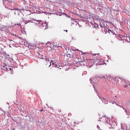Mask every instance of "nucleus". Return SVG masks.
<instances>
[{"instance_id":"1","label":"nucleus","mask_w":130,"mask_h":130,"mask_svg":"<svg viewBox=\"0 0 130 130\" xmlns=\"http://www.w3.org/2000/svg\"><path fill=\"white\" fill-rule=\"evenodd\" d=\"M53 46L54 47H61V43H57L56 45L52 44Z\"/></svg>"},{"instance_id":"2","label":"nucleus","mask_w":130,"mask_h":130,"mask_svg":"<svg viewBox=\"0 0 130 130\" xmlns=\"http://www.w3.org/2000/svg\"><path fill=\"white\" fill-rule=\"evenodd\" d=\"M52 61H51L50 62V61L49 60H46V64H49V63H50V65L49 66V67H50L51 66V62Z\"/></svg>"},{"instance_id":"3","label":"nucleus","mask_w":130,"mask_h":130,"mask_svg":"<svg viewBox=\"0 0 130 130\" xmlns=\"http://www.w3.org/2000/svg\"><path fill=\"white\" fill-rule=\"evenodd\" d=\"M61 48H62L63 49H66L67 50V45H64V44H62V45H61Z\"/></svg>"},{"instance_id":"4","label":"nucleus","mask_w":130,"mask_h":130,"mask_svg":"<svg viewBox=\"0 0 130 130\" xmlns=\"http://www.w3.org/2000/svg\"><path fill=\"white\" fill-rule=\"evenodd\" d=\"M102 101L103 102H104V101H105V102H104L105 104H108V102H106L105 101V99H104V98L102 99Z\"/></svg>"},{"instance_id":"5","label":"nucleus","mask_w":130,"mask_h":130,"mask_svg":"<svg viewBox=\"0 0 130 130\" xmlns=\"http://www.w3.org/2000/svg\"><path fill=\"white\" fill-rule=\"evenodd\" d=\"M24 23L25 24H28V23H31V21L30 20L25 21Z\"/></svg>"},{"instance_id":"6","label":"nucleus","mask_w":130,"mask_h":130,"mask_svg":"<svg viewBox=\"0 0 130 130\" xmlns=\"http://www.w3.org/2000/svg\"><path fill=\"white\" fill-rule=\"evenodd\" d=\"M103 28L104 29H106V27H105V26H104Z\"/></svg>"},{"instance_id":"7","label":"nucleus","mask_w":130,"mask_h":130,"mask_svg":"<svg viewBox=\"0 0 130 130\" xmlns=\"http://www.w3.org/2000/svg\"><path fill=\"white\" fill-rule=\"evenodd\" d=\"M47 44H51V43H47Z\"/></svg>"},{"instance_id":"8","label":"nucleus","mask_w":130,"mask_h":130,"mask_svg":"<svg viewBox=\"0 0 130 130\" xmlns=\"http://www.w3.org/2000/svg\"><path fill=\"white\" fill-rule=\"evenodd\" d=\"M124 87H125V88H126V87H127V85H125L124 86Z\"/></svg>"},{"instance_id":"9","label":"nucleus","mask_w":130,"mask_h":130,"mask_svg":"<svg viewBox=\"0 0 130 130\" xmlns=\"http://www.w3.org/2000/svg\"><path fill=\"white\" fill-rule=\"evenodd\" d=\"M41 112L43 111V109L40 110Z\"/></svg>"},{"instance_id":"10","label":"nucleus","mask_w":130,"mask_h":130,"mask_svg":"<svg viewBox=\"0 0 130 130\" xmlns=\"http://www.w3.org/2000/svg\"><path fill=\"white\" fill-rule=\"evenodd\" d=\"M52 64H54V63H53V62H52Z\"/></svg>"},{"instance_id":"11","label":"nucleus","mask_w":130,"mask_h":130,"mask_svg":"<svg viewBox=\"0 0 130 130\" xmlns=\"http://www.w3.org/2000/svg\"><path fill=\"white\" fill-rule=\"evenodd\" d=\"M66 32H68V30H66Z\"/></svg>"}]
</instances>
